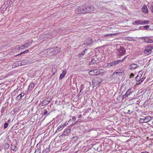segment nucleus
<instances>
[{"mask_svg":"<svg viewBox=\"0 0 153 153\" xmlns=\"http://www.w3.org/2000/svg\"><path fill=\"white\" fill-rule=\"evenodd\" d=\"M85 7L82 6L77 7L75 9V13L77 15L85 14Z\"/></svg>","mask_w":153,"mask_h":153,"instance_id":"1","label":"nucleus"},{"mask_svg":"<svg viewBox=\"0 0 153 153\" xmlns=\"http://www.w3.org/2000/svg\"><path fill=\"white\" fill-rule=\"evenodd\" d=\"M117 48L118 51L117 55L119 56H122L125 53L126 50L123 47L118 45H117Z\"/></svg>","mask_w":153,"mask_h":153,"instance_id":"2","label":"nucleus"},{"mask_svg":"<svg viewBox=\"0 0 153 153\" xmlns=\"http://www.w3.org/2000/svg\"><path fill=\"white\" fill-rule=\"evenodd\" d=\"M104 72V71L102 69H95L90 71L89 74L92 76L97 75L98 74H102Z\"/></svg>","mask_w":153,"mask_h":153,"instance_id":"3","label":"nucleus"},{"mask_svg":"<svg viewBox=\"0 0 153 153\" xmlns=\"http://www.w3.org/2000/svg\"><path fill=\"white\" fill-rule=\"evenodd\" d=\"M102 82L101 79L99 77H97L93 79L92 80V84L94 86H96L99 85Z\"/></svg>","mask_w":153,"mask_h":153,"instance_id":"4","label":"nucleus"},{"mask_svg":"<svg viewBox=\"0 0 153 153\" xmlns=\"http://www.w3.org/2000/svg\"><path fill=\"white\" fill-rule=\"evenodd\" d=\"M152 117L151 116H147L145 118H140L139 121L140 123H147L152 120Z\"/></svg>","mask_w":153,"mask_h":153,"instance_id":"5","label":"nucleus"},{"mask_svg":"<svg viewBox=\"0 0 153 153\" xmlns=\"http://www.w3.org/2000/svg\"><path fill=\"white\" fill-rule=\"evenodd\" d=\"M149 22L147 21H142L138 20L135 21L133 22V24H135L137 25L147 24Z\"/></svg>","mask_w":153,"mask_h":153,"instance_id":"6","label":"nucleus"},{"mask_svg":"<svg viewBox=\"0 0 153 153\" xmlns=\"http://www.w3.org/2000/svg\"><path fill=\"white\" fill-rule=\"evenodd\" d=\"M142 72H139L137 74V76L136 77L135 79L137 81L136 84V85H139L140 84V78L142 77Z\"/></svg>","mask_w":153,"mask_h":153,"instance_id":"7","label":"nucleus"},{"mask_svg":"<svg viewBox=\"0 0 153 153\" xmlns=\"http://www.w3.org/2000/svg\"><path fill=\"white\" fill-rule=\"evenodd\" d=\"M152 49L153 48L152 46H148L144 50V53L145 54L148 55L151 53V51Z\"/></svg>","mask_w":153,"mask_h":153,"instance_id":"8","label":"nucleus"},{"mask_svg":"<svg viewBox=\"0 0 153 153\" xmlns=\"http://www.w3.org/2000/svg\"><path fill=\"white\" fill-rule=\"evenodd\" d=\"M85 13H88L94 11V8L93 6H87L85 7Z\"/></svg>","mask_w":153,"mask_h":153,"instance_id":"9","label":"nucleus"},{"mask_svg":"<svg viewBox=\"0 0 153 153\" xmlns=\"http://www.w3.org/2000/svg\"><path fill=\"white\" fill-rule=\"evenodd\" d=\"M142 39L143 42L146 43H151L153 42L152 39L146 37H143Z\"/></svg>","mask_w":153,"mask_h":153,"instance_id":"10","label":"nucleus"},{"mask_svg":"<svg viewBox=\"0 0 153 153\" xmlns=\"http://www.w3.org/2000/svg\"><path fill=\"white\" fill-rule=\"evenodd\" d=\"M132 90L131 88H129L127 91L126 93L123 95V98H125L128 97L129 95L131 94L133 92V91H132Z\"/></svg>","mask_w":153,"mask_h":153,"instance_id":"11","label":"nucleus"},{"mask_svg":"<svg viewBox=\"0 0 153 153\" xmlns=\"http://www.w3.org/2000/svg\"><path fill=\"white\" fill-rule=\"evenodd\" d=\"M52 50L54 54L57 53L60 51V49L58 47H54L51 48V50Z\"/></svg>","mask_w":153,"mask_h":153,"instance_id":"12","label":"nucleus"},{"mask_svg":"<svg viewBox=\"0 0 153 153\" xmlns=\"http://www.w3.org/2000/svg\"><path fill=\"white\" fill-rule=\"evenodd\" d=\"M139 66L135 64H133L130 65L129 66V69L130 70H134L136 68H137Z\"/></svg>","mask_w":153,"mask_h":153,"instance_id":"13","label":"nucleus"},{"mask_svg":"<svg viewBox=\"0 0 153 153\" xmlns=\"http://www.w3.org/2000/svg\"><path fill=\"white\" fill-rule=\"evenodd\" d=\"M142 10L143 12L145 13H148V9L146 5L144 4L142 8Z\"/></svg>","mask_w":153,"mask_h":153,"instance_id":"14","label":"nucleus"},{"mask_svg":"<svg viewBox=\"0 0 153 153\" xmlns=\"http://www.w3.org/2000/svg\"><path fill=\"white\" fill-rule=\"evenodd\" d=\"M68 125V123L66 122L62 125L59 126L57 128V129L59 131H61L65 127Z\"/></svg>","mask_w":153,"mask_h":153,"instance_id":"15","label":"nucleus"},{"mask_svg":"<svg viewBox=\"0 0 153 153\" xmlns=\"http://www.w3.org/2000/svg\"><path fill=\"white\" fill-rule=\"evenodd\" d=\"M21 62H16L14 63L13 65V68H15L16 67L22 65V64Z\"/></svg>","mask_w":153,"mask_h":153,"instance_id":"16","label":"nucleus"},{"mask_svg":"<svg viewBox=\"0 0 153 153\" xmlns=\"http://www.w3.org/2000/svg\"><path fill=\"white\" fill-rule=\"evenodd\" d=\"M123 70L117 69V70L113 74H118V75L120 76V74L123 72Z\"/></svg>","mask_w":153,"mask_h":153,"instance_id":"17","label":"nucleus"},{"mask_svg":"<svg viewBox=\"0 0 153 153\" xmlns=\"http://www.w3.org/2000/svg\"><path fill=\"white\" fill-rule=\"evenodd\" d=\"M32 40L30 42H28L25 44V45H21V47H22V49H24L25 48H28L30 45L32 44Z\"/></svg>","mask_w":153,"mask_h":153,"instance_id":"18","label":"nucleus"},{"mask_svg":"<svg viewBox=\"0 0 153 153\" xmlns=\"http://www.w3.org/2000/svg\"><path fill=\"white\" fill-rule=\"evenodd\" d=\"M46 51L47 52V55L49 56L51 55L52 54H54L53 50H51V48L47 49Z\"/></svg>","mask_w":153,"mask_h":153,"instance_id":"19","label":"nucleus"},{"mask_svg":"<svg viewBox=\"0 0 153 153\" xmlns=\"http://www.w3.org/2000/svg\"><path fill=\"white\" fill-rule=\"evenodd\" d=\"M86 43H84L83 45H90L91 43L93 42V41L92 39H91L89 38L87 40V41H85Z\"/></svg>","mask_w":153,"mask_h":153,"instance_id":"20","label":"nucleus"},{"mask_svg":"<svg viewBox=\"0 0 153 153\" xmlns=\"http://www.w3.org/2000/svg\"><path fill=\"white\" fill-rule=\"evenodd\" d=\"M71 131V129L69 128H66L65 129L64 131V132L62 134L63 135H66L68 133H69Z\"/></svg>","mask_w":153,"mask_h":153,"instance_id":"21","label":"nucleus"},{"mask_svg":"<svg viewBox=\"0 0 153 153\" xmlns=\"http://www.w3.org/2000/svg\"><path fill=\"white\" fill-rule=\"evenodd\" d=\"M25 95L24 92H22L21 94H20L18 95L16 98V100H20Z\"/></svg>","mask_w":153,"mask_h":153,"instance_id":"22","label":"nucleus"},{"mask_svg":"<svg viewBox=\"0 0 153 153\" xmlns=\"http://www.w3.org/2000/svg\"><path fill=\"white\" fill-rule=\"evenodd\" d=\"M66 73V70L63 71L62 73L60 74V76L59 79H62L64 77Z\"/></svg>","mask_w":153,"mask_h":153,"instance_id":"23","label":"nucleus"},{"mask_svg":"<svg viewBox=\"0 0 153 153\" xmlns=\"http://www.w3.org/2000/svg\"><path fill=\"white\" fill-rule=\"evenodd\" d=\"M34 87V82H32L30 85L29 87H28V89L29 90H32V89Z\"/></svg>","mask_w":153,"mask_h":153,"instance_id":"24","label":"nucleus"},{"mask_svg":"<svg viewBox=\"0 0 153 153\" xmlns=\"http://www.w3.org/2000/svg\"><path fill=\"white\" fill-rule=\"evenodd\" d=\"M4 150H6V149H7L9 148L10 146L8 143L6 142L4 143Z\"/></svg>","mask_w":153,"mask_h":153,"instance_id":"25","label":"nucleus"},{"mask_svg":"<svg viewBox=\"0 0 153 153\" xmlns=\"http://www.w3.org/2000/svg\"><path fill=\"white\" fill-rule=\"evenodd\" d=\"M117 34L116 33H110L109 34H107L104 35L103 36L104 37H110L112 36H113L116 35Z\"/></svg>","mask_w":153,"mask_h":153,"instance_id":"26","label":"nucleus"},{"mask_svg":"<svg viewBox=\"0 0 153 153\" xmlns=\"http://www.w3.org/2000/svg\"><path fill=\"white\" fill-rule=\"evenodd\" d=\"M49 146L43 151V153H48L50 152Z\"/></svg>","mask_w":153,"mask_h":153,"instance_id":"27","label":"nucleus"},{"mask_svg":"<svg viewBox=\"0 0 153 153\" xmlns=\"http://www.w3.org/2000/svg\"><path fill=\"white\" fill-rule=\"evenodd\" d=\"M28 61L27 60H23L22 61L21 63H22V65H23L27 64V63H28Z\"/></svg>","mask_w":153,"mask_h":153,"instance_id":"28","label":"nucleus"},{"mask_svg":"<svg viewBox=\"0 0 153 153\" xmlns=\"http://www.w3.org/2000/svg\"><path fill=\"white\" fill-rule=\"evenodd\" d=\"M42 103L45 105H47L48 104V102H47V100H44L42 101Z\"/></svg>","mask_w":153,"mask_h":153,"instance_id":"29","label":"nucleus"},{"mask_svg":"<svg viewBox=\"0 0 153 153\" xmlns=\"http://www.w3.org/2000/svg\"><path fill=\"white\" fill-rule=\"evenodd\" d=\"M87 50V49H85V50L83 51L82 53H79V55L81 56H83L85 55V51Z\"/></svg>","mask_w":153,"mask_h":153,"instance_id":"30","label":"nucleus"},{"mask_svg":"<svg viewBox=\"0 0 153 153\" xmlns=\"http://www.w3.org/2000/svg\"><path fill=\"white\" fill-rule=\"evenodd\" d=\"M41 152V148H39L38 149L36 150L34 153H40Z\"/></svg>","mask_w":153,"mask_h":153,"instance_id":"31","label":"nucleus"},{"mask_svg":"<svg viewBox=\"0 0 153 153\" xmlns=\"http://www.w3.org/2000/svg\"><path fill=\"white\" fill-rule=\"evenodd\" d=\"M29 52V50L28 49L26 50V51L22 52H21L19 54H17V55L19 56L22 55V54L25 53H27Z\"/></svg>","mask_w":153,"mask_h":153,"instance_id":"32","label":"nucleus"},{"mask_svg":"<svg viewBox=\"0 0 153 153\" xmlns=\"http://www.w3.org/2000/svg\"><path fill=\"white\" fill-rule=\"evenodd\" d=\"M14 148H13V147H11V149L14 151H16L17 150V147L16 146H14Z\"/></svg>","mask_w":153,"mask_h":153,"instance_id":"33","label":"nucleus"},{"mask_svg":"<svg viewBox=\"0 0 153 153\" xmlns=\"http://www.w3.org/2000/svg\"><path fill=\"white\" fill-rule=\"evenodd\" d=\"M96 60L94 58L91 59V62L92 64H94L96 62Z\"/></svg>","mask_w":153,"mask_h":153,"instance_id":"34","label":"nucleus"},{"mask_svg":"<svg viewBox=\"0 0 153 153\" xmlns=\"http://www.w3.org/2000/svg\"><path fill=\"white\" fill-rule=\"evenodd\" d=\"M119 61H120V60H119L117 61H115L114 62H113V65H116L118 63H119Z\"/></svg>","mask_w":153,"mask_h":153,"instance_id":"35","label":"nucleus"},{"mask_svg":"<svg viewBox=\"0 0 153 153\" xmlns=\"http://www.w3.org/2000/svg\"><path fill=\"white\" fill-rule=\"evenodd\" d=\"M8 124L7 123H5L4 124V127L5 128H7L8 127Z\"/></svg>","mask_w":153,"mask_h":153,"instance_id":"36","label":"nucleus"},{"mask_svg":"<svg viewBox=\"0 0 153 153\" xmlns=\"http://www.w3.org/2000/svg\"><path fill=\"white\" fill-rule=\"evenodd\" d=\"M43 115H45L46 114H47L48 112L47 110L46 109H44V111L43 112Z\"/></svg>","mask_w":153,"mask_h":153,"instance_id":"37","label":"nucleus"},{"mask_svg":"<svg viewBox=\"0 0 153 153\" xmlns=\"http://www.w3.org/2000/svg\"><path fill=\"white\" fill-rule=\"evenodd\" d=\"M143 29L145 30H147L149 28V26L148 25H146L143 26Z\"/></svg>","mask_w":153,"mask_h":153,"instance_id":"38","label":"nucleus"},{"mask_svg":"<svg viewBox=\"0 0 153 153\" xmlns=\"http://www.w3.org/2000/svg\"><path fill=\"white\" fill-rule=\"evenodd\" d=\"M145 78L143 77L142 78H140V84L144 80Z\"/></svg>","mask_w":153,"mask_h":153,"instance_id":"39","label":"nucleus"},{"mask_svg":"<svg viewBox=\"0 0 153 153\" xmlns=\"http://www.w3.org/2000/svg\"><path fill=\"white\" fill-rule=\"evenodd\" d=\"M150 9L152 12L153 13V5H151L150 6Z\"/></svg>","mask_w":153,"mask_h":153,"instance_id":"40","label":"nucleus"},{"mask_svg":"<svg viewBox=\"0 0 153 153\" xmlns=\"http://www.w3.org/2000/svg\"><path fill=\"white\" fill-rule=\"evenodd\" d=\"M134 75L133 73H131L130 75V78H132L134 77Z\"/></svg>","mask_w":153,"mask_h":153,"instance_id":"41","label":"nucleus"},{"mask_svg":"<svg viewBox=\"0 0 153 153\" xmlns=\"http://www.w3.org/2000/svg\"><path fill=\"white\" fill-rule=\"evenodd\" d=\"M114 65H113V62H112L111 63H109V64L108 65V66H110V67L113 66Z\"/></svg>","mask_w":153,"mask_h":153,"instance_id":"42","label":"nucleus"},{"mask_svg":"<svg viewBox=\"0 0 153 153\" xmlns=\"http://www.w3.org/2000/svg\"><path fill=\"white\" fill-rule=\"evenodd\" d=\"M124 56L123 59H122L121 60H120V62H122L127 57V56Z\"/></svg>","mask_w":153,"mask_h":153,"instance_id":"43","label":"nucleus"},{"mask_svg":"<svg viewBox=\"0 0 153 153\" xmlns=\"http://www.w3.org/2000/svg\"><path fill=\"white\" fill-rule=\"evenodd\" d=\"M72 120L73 121H75L76 120V118L75 117H73Z\"/></svg>","mask_w":153,"mask_h":153,"instance_id":"44","label":"nucleus"},{"mask_svg":"<svg viewBox=\"0 0 153 153\" xmlns=\"http://www.w3.org/2000/svg\"><path fill=\"white\" fill-rule=\"evenodd\" d=\"M22 49V47H21V46L19 47L18 48V50H19L20 49Z\"/></svg>","mask_w":153,"mask_h":153,"instance_id":"45","label":"nucleus"},{"mask_svg":"<svg viewBox=\"0 0 153 153\" xmlns=\"http://www.w3.org/2000/svg\"><path fill=\"white\" fill-rule=\"evenodd\" d=\"M83 87H82V86L81 87H80V92H81L82 90Z\"/></svg>","mask_w":153,"mask_h":153,"instance_id":"46","label":"nucleus"},{"mask_svg":"<svg viewBox=\"0 0 153 153\" xmlns=\"http://www.w3.org/2000/svg\"><path fill=\"white\" fill-rule=\"evenodd\" d=\"M55 70H54L53 68H52V71H53V74H54V73H55Z\"/></svg>","mask_w":153,"mask_h":153,"instance_id":"47","label":"nucleus"},{"mask_svg":"<svg viewBox=\"0 0 153 153\" xmlns=\"http://www.w3.org/2000/svg\"><path fill=\"white\" fill-rule=\"evenodd\" d=\"M82 117V115L81 114H80L78 116V118H80V117Z\"/></svg>","mask_w":153,"mask_h":153,"instance_id":"48","label":"nucleus"},{"mask_svg":"<svg viewBox=\"0 0 153 153\" xmlns=\"http://www.w3.org/2000/svg\"><path fill=\"white\" fill-rule=\"evenodd\" d=\"M128 113L129 114H130L131 113V111L130 110H128Z\"/></svg>","mask_w":153,"mask_h":153,"instance_id":"49","label":"nucleus"},{"mask_svg":"<svg viewBox=\"0 0 153 153\" xmlns=\"http://www.w3.org/2000/svg\"><path fill=\"white\" fill-rule=\"evenodd\" d=\"M141 153H148V152L147 151H146L145 152H141Z\"/></svg>","mask_w":153,"mask_h":153,"instance_id":"50","label":"nucleus"},{"mask_svg":"<svg viewBox=\"0 0 153 153\" xmlns=\"http://www.w3.org/2000/svg\"><path fill=\"white\" fill-rule=\"evenodd\" d=\"M47 102H48V103H49L50 102V100H49H49H47Z\"/></svg>","mask_w":153,"mask_h":153,"instance_id":"51","label":"nucleus"},{"mask_svg":"<svg viewBox=\"0 0 153 153\" xmlns=\"http://www.w3.org/2000/svg\"><path fill=\"white\" fill-rule=\"evenodd\" d=\"M2 150L1 149L0 147V152H1Z\"/></svg>","mask_w":153,"mask_h":153,"instance_id":"52","label":"nucleus"},{"mask_svg":"<svg viewBox=\"0 0 153 153\" xmlns=\"http://www.w3.org/2000/svg\"><path fill=\"white\" fill-rule=\"evenodd\" d=\"M110 1H108V2H106L105 3H109V2H110Z\"/></svg>","mask_w":153,"mask_h":153,"instance_id":"53","label":"nucleus"},{"mask_svg":"<svg viewBox=\"0 0 153 153\" xmlns=\"http://www.w3.org/2000/svg\"><path fill=\"white\" fill-rule=\"evenodd\" d=\"M10 120H8V122H10Z\"/></svg>","mask_w":153,"mask_h":153,"instance_id":"54","label":"nucleus"},{"mask_svg":"<svg viewBox=\"0 0 153 153\" xmlns=\"http://www.w3.org/2000/svg\"><path fill=\"white\" fill-rule=\"evenodd\" d=\"M8 153H9V151H8Z\"/></svg>","mask_w":153,"mask_h":153,"instance_id":"55","label":"nucleus"}]
</instances>
